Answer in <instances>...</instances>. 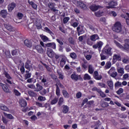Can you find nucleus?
Wrapping results in <instances>:
<instances>
[{
  "mask_svg": "<svg viewBox=\"0 0 129 129\" xmlns=\"http://www.w3.org/2000/svg\"><path fill=\"white\" fill-rule=\"evenodd\" d=\"M114 43L116 45L117 47L120 48L121 50H126L127 51L129 50V40L126 39L125 41V44L124 45V47L122 45H120L119 43L117 42L116 41H114Z\"/></svg>",
  "mask_w": 129,
  "mask_h": 129,
  "instance_id": "1",
  "label": "nucleus"
},
{
  "mask_svg": "<svg viewBox=\"0 0 129 129\" xmlns=\"http://www.w3.org/2000/svg\"><path fill=\"white\" fill-rule=\"evenodd\" d=\"M113 31L116 33L121 32V24L119 22H116L113 28Z\"/></svg>",
  "mask_w": 129,
  "mask_h": 129,
  "instance_id": "2",
  "label": "nucleus"
},
{
  "mask_svg": "<svg viewBox=\"0 0 129 129\" xmlns=\"http://www.w3.org/2000/svg\"><path fill=\"white\" fill-rule=\"evenodd\" d=\"M108 74L111 76V77H116L117 76V73L115 70V67H111L110 70L108 72Z\"/></svg>",
  "mask_w": 129,
  "mask_h": 129,
  "instance_id": "3",
  "label": "nucleus"
},
{
  "mask_svg": "<svg viewBox=\"0 0 129 129\" xmlns=\"http://www.w3.org/2000/svg\"><path fill=\"white\" fill-rule=\"evenodd\" d=\"M103 53L106 54V55H109L111 56L112 53H111V47H109V45H106L103 49Z\"/></svg>",
  "mask_w": 129,
  "mask_h": 129,
  "instance_id": "4",
  "label": "nucleus"
},
{
  "mask_svg": "<svg viewBox=\"0 0 129 129\" xmlns=\"http://www.w3.org/2000/svg\"><path fill=\"white\" fill-rule=\"evenodd\" d=\"M73 4L76 5V6H78V7H80L81 9H82L83 10H86L87 9V7L84 3H82V2H75V1H73Z\"/></svg>",
  "mask_w": 129,
  "mask_h": 129,
  "instance_id": "5",
  "label": "nucleus"
},
{
  "mask_svg": "<svg viewBox=\"0 0 129 129\" xmlns=\"http://www.w3.org/2000/svg\"><path fill=\"white\" fill-rule=\"evenodd\" d=\"M46 53L49 58H54L55 53L53 51V50L48 48L46 50Z\"/></svg>",
  "mask_w": 129,
  "mask_h": 129,
  "instance_id": "6",
  "label": "nucleus"
},
{
  "mask_svg": "<svg viewBox=\"0 0 129 129\" xmlns=\"http://www.w3.org/2000/svg\"><path fill=\"white\" fill-rule=\"evenodd\" d=\"M121 60V57L119 54H114L113 56L112 61L113 63H115L116 61H120Z\"/></svg>",
  "mask_w": 129,
  "mask_h": 129,
  "instance_id": "7",
  "label": "nucleus"
},
{
  "mask_svg": "<svg viewBox=\"0 0 129 129\" xmlns=\"http://www.w3.org/2000/svg\"><path fill=\"white\" fill-rule=\"evenodd\" d=\"M55 86H56V95H57V96H60V89H59V87H63V86L62 85V84H61V83H58L56 84Z\"/></svg>",
  "mask_w": 129,
  "mask_h": 129,
  "instance_id": "8",
  "label": "nucleus"
},
{
  "mask_svg": "<svg viewBox=\"0 0 129 129\" xmlns=\"http://www.w3.org/2000/svg\"><path fill=\"white\" fill-rule=\"evenodd\" d=\"M103 46V42L102 41H99L97 42L96 44L93 46V49H97V48H101Z\"/></svg>",
  "mask_w": 129,
  "mask_h": 129,
  "instance_id": "9",
  "label": "nucleus"
},
{
  "mask_svg": "<svg viewBox=\"0 0 129 129\" xmlns=\"http://www.w3.org/2000/svg\"><path fill=\"white\" fill-rule=\"evenodd\" d=\"M62 113H64V114H66V113H68V111H69V107L66 105H62Z\"/></svg>",
  "mask_w": 129,
  "mask_h": 129,
  "instance_id": "10",
  "label": "nucleus"
},
{
  "mask_svg": "<svg viewBox=\"0 0 129 129\" xmlns=\"http://www.w3.org/2000/svg\"><path fill=\"white\" fill-rule=\"evenodd\" d=\"M109 6H107V9H110V8H114V7H116L117 6V3L114 1H111L109 3H108Z\"/></svg>",
  "mask_w": 129,
  "mask_h": 129,
  "instance_id": "11",
  "label": "nucleus"
},
{
  "mask_svg": "<svg viewBox=\"0 0 129 129\" xmlns=\"http://www.w3.org/2000/svg\"><path fill=\"white\" fill-rule=\"evenodd\" d=\"M0 16L2 18H4V19L7 18V16H8V11L6 10H1L0 12Z\"/></svg>",
  "mask_w": 129,
  "mask_h": 129,
  "instance_id": "12",
  "label": "nucleus"
},
{
  "mask_svg": "<svg viewBox=\"0 0 129 129\" xmlns=\"http://www.w3.org/2000/svg\"><path fill=\"white\" fill-rule=\"evenodd\" d=\"M46 47H51L52 49L54 50L56 49V43L55 42H49L48 43H46L45 44Z\"/></svg>",
  "mask_w": 129,
  "mask_h": 129,
  "instance_id": "13",
  "label": "nucleus"
},
{
  "mask_svg": "<svg viewBox=\"0 0 129 129\" xmlns=\"http://www.w3.org/2000/svg\"><path fill=\"white\" fill-rule=\"evenodd\" d=\"M90 39L91 41H93V42H95L96 40H99V36H98L97 34H93L90 37Z\"/></svg>",
  "mask_w": 129,
  "mask_h": 129,
  "instance_id": "14",
  "label": "nucleus"
},
{
  "mask_svg": "<svg viewBox=\"0 0 129 129\" xmlns=\"http://www.w3.org/2000/svg\"><path fill=\"white\" fill-rule=\"evenodd\" d=\"M25 68L27 69L29 71H31V69H32V66H31V61L27 60L25 63Z\"/></svg>",
  "mask_w": 129,
  "mask_h": 129,
  "instance_id": "15",
  "label": "nucleus"
},
{
  "mask_svg": "<svg viewBox=\"0 0 129 129\" xmlns=\"http://www.w3.org/2000/svg\"><path fill=\"white\" fill-rule=\"evenodd\" d=\"M77 29L78 32V36H80L81 34H84V29L82 26H79Z\"/></svg>",
  "mask_w": 129,
  "mask_h": 129,
  "instance_id": "16",
  "label": "nucleus"
},
{
  "mask_svg": "<svg viewBox=\"0 0 129 129\" xmlns=\"http://www.w3.org/2000/svg\"><path fill=\"white\" fill-rule=\"evenodd\" d=\"M40 37L43 42H51L49 38H48L46 35L41 34L40 35Z\"/></svg>",
  "mask_w": 129,
  "mask_h": 129,
  "instance_id": "17",
  "label": "nucleus"
},
{
  "mask_svg": "<svg viewBox=\"0 0 129 129\" xmlns=\"http://www.w3.org/2000/svg\"><path fill=\"white\" fill-rule=\"evenodd\" d=\"M16 8V4L14 3H12L11 4H10L8 5V9L9 12H12L14 9Z\"/></svg>",
  "mask_w": 129,
  "mask_h": 129,
  "instance_id": "18",
  "label": "nucleus"
},
{
  "mask_svg": "<svg viewBox=\"0 0 129 129\" xmlns=\"http://www.w3.org/2000/svg\"><path fill=\"white\" fill-rule=\"evenodd\" d=\"M0 86H2L4 91H5V92H6V93L10 92V90H9V88L6 85H5L2 83H0Z\"/></svg>",
  "mask_w": 129,
  "mask_h": 129,
  "instance_id": "19",
  "label": "nucleus"
},
{
  "mask_svg": "<svg viewBox=\"0 0 129 129\" xmlns=\"http://www.w3.org/2000/svg\"><path fill=\"white\" fill-rule=\"evenodd\" d=\"M36 50L38 52V53H40V54H43L44 53V49L40 45H37L35 47Z\"/></svg>",
  "mask_w": 129,
  "mask_h": 129,
  "instance_id": "20",
  "label": "nucleus"
},
{
  "mask_svg": "<svg viewBox=\"0 0 129 129\" xmlns=\"http://www.w3.org/2000/svg\"><path fill=\"white\" fill-rule=\"evenodd\" d=\"M54 57L55 58V59H56V61H58V62H59V58H64L65 57V55H64V54H58L57 53H54Z\"/></svg>",
  "mask_w": 129,
  "mask_h": 129,
  "instance_id": "21",
  "label": "nucleus"
},
{
  "mask_svg": "<svg viewBox=\"0 0 129 129\" xmlns=\"http://www.w3.org/2000/svg\"><path fill=\"white\" fill-rule=\"evenodd\" d=\"M19 103L21 107H26L27 106V102L23 99H21L19 100Z\"/></svg>",
  "mask_w": 129,
  "mask_h": 129,
  "instance_id": "22",
  "label": "nucleus"
},
{
  "mask_svg": "<svg viewBox=\"0 0 129 129\" xmlns=\"http://www.w3.org/2000/svg\"><path fill=\"white\" fill-rule=\"evenodd\" d=\"M94 77L95 79H96V80H100L101 78H102V77H101V75H98V72L97 71L94 72Z\"/></svg>",
  "mask_w": 129,
  "mask_h": 129,
  "instance_id": "23",
  "label": "nucleus"
},
{
  "mask_svg": "<svg viewBox=\"0 0 129 129\" xmlns=\"http://www.w3.org/2000/svg\"><path fill=\"white\" fill-rule=\"evenodd\" d=\"M44 29L45 32H46V33H48V34L51 35L52 37H53V36H54V33H53V32H52V31H51V30H50V29H49V28L44 27Z\"/></svg>",
  "mask_w": 129,
  "mask_h": 129,
  "instance_id": "24",
  "label": "nucleus"
},
{
  "mask_svg": "<svg viewBox=\"0 0 129 129\" xmlns=\"http://www.w3.org/2000/svg\"><path fill=\"white\" fill-rule=\"evenodd\" d=\"M4 27L7 29V30H8V31H10V32H13L14 31V28L11 25H8V24H4Z\"/></svg>",
  "mask_w": 129,
  "mask_h": 129,
  "instance_id": "25",
  "label": "nucleus"
},
{
  "mask_svg": "<svg viewBox=\"0 0 129 129\" xmlns=\"http://www.w3.org/2000/svg\"><path fill=\"white\" fill-rule=\"evenodd\" d=\"M117 71L118 73L121 74V75H123V74H124V69L123 68L117 67Z\"/></svg>",
  "mask_w": 129,
  "mask_h": 129,
  "instance_id": "26",
  "label": "nucleus"
},
{
  "mask_svg": "<svg viewBox=\"0 0 129 129\" xmlns=\"http://www.w3.org/2000/svg\"><path fill=\"white\" fill-rule=\"evenodd\" d=\"M79 76L76 74H72L71 76V78L72 79V80H75V81H77L79 79Z\"/></svg>",
  "mask_w": 129,
  "mask_h": 129,
  "instance_id": "27",
  "label": "nucleus"
},
{
  "mask_svg": "<svg viewBox=\"0 0 129 129\" xmlns=\"http://www.w3.org/2000/svg\"><path fill=\"white\" fill-rule=\"evenodd\" d=\"M90 10H91V11L92 12H95L99 9V6H95V5H92V6H91L90 7Z\"/></svg>",
  "mask_w": 129,
  "mask_h": 129,
  "instance_id": "28",
  "label": "nucleus"
},
{
  "mask_svg": "<svg viewBox=\"0 0 129 129\" xmlns=\"http://www.w3.org/2000/svg\"><path fill=\"white\" fill-rule=\"evenodd\" d=\"M42 89H43V86H42L39 83H37L36 88L35 91H36L37 92H39V91H41Z\"/></svg>",
  "mask_w": 129,
  "mask_h": 129,
  "instance_id": "29",
  "label": "nucleus"
},
{
  "mask_svg": "<svg viewBox=\"0 0 129 129\" xmlns=\"http://www.w3.org/2000/svg\"><path fill=\"white\" fill-rule=\"evenodd\" d=\"M88 72L90 74H92L93 72H94V68H93V66L91 64H89L88 66Z\"/></svg>",
  "mask_w": 129,
  "mask_h": 129,
  "instance_id": "30",
  "label": "nucleus"
},
{
  "mask_svg": "<svg viewBox=\"0 0 129 129\" xmlns=\"http://www.w3.org/2000/svg\"><path fill=\"white\" fill-rule=\"evenodd\" d=\"M108 86H109L110 89L112 90L113 89V82L112 81H108L107 82Z\"/></svg>",
  "mask_w": 129,
  "mask_h": 129,
  "instance_id": "31",
  "label": "nucleus"
},
{
  "mask_svg": "<svg viewBox=\"0 0 129 129\" xmlns=\"http://www.w3.org/2000/svg\"><path fill=\"white\" fill-rule=\"evenodd\" d=\"M66 64V60H65V58L64 57H62L60 61V67H64V65Z\"/></svg>",
  "mask_w": 129,
  "mask_h": 129,
  "instance_id": "32",
  "label": "nucleus"
},
{
  "mask_svg": "<svg viewBox=\"0 0 129 129\" xmlns=\"http://www.w3.org/2000/svg\"><path fill=\"white\" fill-rule=\"evenodd\" d=\"M24 44L25 46H27V47H32V43L30 41H29V40H25L24 41Z\"/></svg>",
  "mask_w": 129,
  "mask_h": 129,
  "instance_id": "33",
  "label": "nucleus"
},
{
  "mask_svg": "<svg viewBox=\"0 0 129 129\" xmlns=\"http://www.w3.org/2000/svg\"><path fill=\"white\" fill-rule=\"evenodd\" d=\"M37 78H38V79H40V80H41V82H42L43 83H44V85L45 86H46V84L45 83H46L47 80H46V78H45L44 77H37Z\"/></svg>",
  "mask_w": 129,
  "mask_h": 129,
  "instance_id": "34",
  "label": "nucleus"
},
{
  "mask_svg": "<svg viewBox=\"0 0 129 129\" xmlns=\"http://www.w3.org/2000/svg\"><path fill=\"white\" fill-rule=\"evenodd\" d=\"M110 67H111V62L107 61L105 65V69H109Z\"/></svg>",
  "mask_w": 129,
  "mask_h": 129,
  "instance_id": "35",
  "label": "nucleus"
},
{
  "mask_svg": "<svg viewBox=\"0 0 129 129\" xmlns=\"http://www.w3.org/2000/svg\"><path fill=\"white\" fill-rule=\"evenodd\" d=\"M95 15L96 16V17H101V16H103V15H104V12L99 11L97 12H96Z\"/></svg>",
  "mask_w": 129,
  "mask_h": 129,
  "instance_id": "36",
  "label": "nucleus"
},
{
  "mask_svg": "<svg viewBox=\"0 0 129 129\" xmlns=\"http://www.w3.org/2000/svg\"><path fill=\"white\" fill-rule=\"evenodd\" d=\"M0 108H1L2 110H4L5 111H8V110H9L8 107L3 104H0Z\"/></svg>",
  "mask_w": 129,
  "mask_h": 129,
  "instance_id": "37",
  "label": "nucleus"
},
{
  "mask_svg": "<svg viewBox=\"0 0 129 129\" xmlns=\"http://www.w3.org/2000/svg\"><path fill=\"white\" fill-rule=\"evenodd\" d=\"M62 94L66 98H68V97H69V94L65 90H62Z\"/></svg>",
  "mask_w": 129,
  "mask_h": 129,
  "instance_id": "38",
  "label": "nucleus"
},
{
  "mask_svg": "<svg viewBox=\"0 0 129 129\" xmlns=\"http://www.w3.org/2000/svg\"><path fill=\"white\" fill-rule=\"evenodd\" d=\"M98 93H99V94L101 97H103V98L106 97V95H105L104 94V93L103 92H102V91H101V90H100V89L98 90Z\"/></svg>",
  "mask_w": 129,
  "mask_h": 129,
  "instance_id": "39",
  "label": "nucleus"
},
{
  "mask_svg": "<svg viewBox=\"0 0 129 129\" xmlns=\"http://www.w3.org/2000/svg\"><path fill=\"white\" fill-rule=\"evenodd\" d=\"M91 79V77L88 74H85L84 76V80H90Z\"/></svg>",
  "mask_w": 129,
  "mask_h": 129,
  "instance_id": "40",
  "label": "nucleus"
},
{
  "mask_svg": "<svg viewBox=\"0 0 129 129\" xmlns=\"http://www.w3.org/2000/svg\"><path fill=\"white\" fill-rule=\"evenodd\" d=\"M5 115L6 116V117H7V118H9V119H14V116L11 114L5 113Z\"/></svg>",
  "mask_w": 129,
  "mask_h": 129,
  "instance_id": "41",
  "label": "nucleus"
},
{
  "mask_svg": "<svg viewBox=\"0 0 129 129\" xmlns=\"http://www.w3.org/2000/svg\"><path fill=\"white\" fill-rule=\"evenodd\" d=\"M58 78L59 79H60L61 80H63V79H64V75H63V74L61 72H58Z\"/></svg>",
  "mask_w": 129,
  "mask_h": 129,
  "instance_id": "42",
  "label": "nucleus"
},
{
  "mask_svg": "<svg viewBox=\"0 0 129 129\" xmlns=\"http://www.w3.org/2000/svg\"><path fill=\"white\" fill-rule=\"evenodd\" d=\"M14 93L16 96H21V93H20L17 89L14 90Z\"/></svg>",
  "mask_w": 129,
  "mask_h": 129,
  "instance_id": "43",
  "label": "nucleus"
},
{
  "mask_svg": "<svg viewBox=\"0 0 129 129\" xmlns=\"http://www.w3.org/2000/svg\"><path fill=\"white\" fill-rule=\"evenodd\" d=\"M108 105V103L106 102H103L102 103H101V106H102V107H107Z\"/></svg>",
  "mask_w": 129,
  "mask_h": 129,
  "instance_id": "44",
  "label": "nucleus"
},
{
  "mask_svg": "<svg viewBox=\"0 0 129 129\" xmlns=\"http://www.w3.org/2000/svg\"><path fill=\"white\" fill-rule=\"evenodd\" d=\"M63 103H64V99L63 98V97H60L58 100V104L59 105H62Z\"/></svg>",
  "mask_w": 129,
  "mask_h": 129,
  "instance_id": "45",
  "label": "nucleus"
},
{
  "mask_svg": "<svg viewBox=\"0 0 129 129\" xmlns=\"http://www.w3.org/2000/svg\"><path fill=\"white\" fill-rule=\"evenodd\" d=\"M5 54L7 58H11V57H12V55H11V52L9 50H7L5 52Z\"/></svg>",
  "mask_w": 129,
  "mask_h": 129,
  "instance_id": "46",
  "label": "nucleus"
},
{
  "mask_svg": "<svg viewBox=\"0 0 129 129\" xmlns=\"http://www.w3.org/2000/svg\"><path fill=\"white\" fill-rule=\"evenodd\" d=\"M28 94L29 95H30V96H33V97L36 96V95H37L36 93H35V92H34L32 91H28Z\"/></svg>",
  "mask_w": 129,
  "mask_h": 129,
  "instance_id": "47",
  "label": "nucleus"
},
{
  "mask_svg": "<svg viewBox=\"0 0 129 129\" xmlns=\"http://www.w3.org/2000/svg\"><path fill=\"white\" fill-rule=\"evenodd\" d=\"M18 52L19 50H18V49L13 50L12 51V55L13 56H16V55H18Z\"/></svg>",
  "mask_w": 129,
  "mask_h": 129,
  "instance_id": "48",
  "label": "nucleus"
},
{
  "mask_svg": "<svg viewBox=\"0 0 129 129\" xmlns=\"http://www.w3.org/2000/svg\"><path fill=\"white\" fill-rule=\"evenodd\" d=\"M58 102V98H54L51 102L50 103L51 104H56V103Z\"/></svg>",
  "mask_w": 129,
  "mask_h": 129,
  "instance_id": "49",
  "label": "nucleus"
},
{
  "mask_svg": "<svg viewBox=\"0 0 129 129\" xmlns=\"http://www.w3.org/2000/svg\"><path fill=\"white\" fill-rule=\"evenodd\" d=\"M30 5H32V7L34 10H37V5H36L35 3H33V2H29Z\"/></svg>",
  "mask_w": 129,
  "mask_h": 129,
  "instance_id": "50",
  "label": "nucleus"
},
{
  "mask_svg": "<svg viewBox=\"0 0 129 129\" xmlns=\"http://www.w3.org/2000/svg\"><path fill=\"white\" fill-rule=\"evenodd\" d=\"M70 57L72 58V59H76L77 58V55L76 53L73 52L70 54Z\"/></svg>",
  "mask_w": 129,
  "mask_h": 129,
  "instance_id": "51",
  "label": "nucleus"
},
{
  "mask_svg": "<svg viewBox=\"0 0 129 129\" xmlns=\"http://www.w3.org/2000/svg\"><path fill=\"white\" fill-rule=\"evenodd\" d=\"M38 99L40 101H45V100H46V98L42 96H39L38 98Z\"/></svg>",
  "mask_w": 129,
  "mask_h": 129,
  "instance_id": "52",
  "label": "nucleus"
},
{
  "mask_svg": "<svg viewBox=\"0 0 129 129\" xmlns=\"http://www.w3.org/2000/svg\"><path fill=\"white\" fill-rule=\"evenodd\" d=\"M48 6L51 10H53L55 7V4L54 3H49Z\"/></svg>",
  "mask_w": 129,
  "mask_h": 129,
  "instance_id": "53",
  "label": "nucleus"
},
{
  "mask_svg": "<svg viewBox=\"0 0 129 129\" xmlns=\"http://www.w3.org/2000/svg\"><path fill=\"white\" fill-rule=\"evenodd\" d=\"M69 20H70V18L65 17L63 20V24H67V23H68V21H69Z\"/></svg>",
  "mask_w": 129,
  "mask_h": 129,
  "instance_id": "54",
  "label": "nucleus"
},
{
  "mask_svg": "<svg viewBox=\"0 0 129 129\" xmlns=\"http://www.w3.org/2000/svg\"><path fill=\"white\" fill-rule=\"evenodd\" d=\"M23 14L21 13H18L17 14V17L18 18V19H19V20H22V19H23Z\"/></svg>",
  "mask_w": 129,
  "mask_h": 129,
  "instance_id": "55",
  "label": "nucleus"
},
{
  "mask_svg": "<svg viewBox=\"0 0 129 129\" xmlns=\"http://www.w3.org/2000/svg\"><path fill=\"white\" fill-rule=\"evenodd\" d=\"M98 85H99V86H100V87H101V88H106L105 84H104V83H99Z\"/></svg>",
  "mask_w": 129,
  "mask_h": 129,
  "instance_id": "56",
  "label": "nucleus"
},
{
  "mask_svg": "<svg viewBox=\"0 0 129 129\" xmlns=\"http://www.w3.org/2000/svg\"><path fill=\"white\" fill-rule=\"evenodd\" d=\"M14 61L16 63V64H17L18 65L19 64H20V63H21V60H20V59L19 58H15Z\"/></svg>",
  "mask_w": 129,
  "mask_h": 129,
  "instance_id": "57",
  "label": "nucleus"
},
{
  "mask_svg": "<svg viewBox=\"0 0 129 129\" xmlns=\"http://www.w3.org/2000/svg\"><path fill=\"white\" fill-rule=\"evenodd\" d=\"M115 87H118L119 86H121V83L119 82H117L114 84Z\"/></svg>",
  "mask_w": 129,
  "mask_h": 129,
  "instance_id": "58",
  "label": "nucleus"
},
{
  "mask_svg": "<svg viewBox=\"0 0 129 129\" xmlns=\"http://www.w3.org/2000/svg\"><path fill=\"white\" fill-rule=\"evenodd\" d=\"M82 96V93L81 92H79L76 94V97L77 98H80Z\"/></svg>",
  "mask_w": 129,
  "mask_h": 129,
  "instance_id": "59",
  "label": "nucleus"
},
{
  "mask_svg": "<svg viewBox=\"0 0 129 129\" xmlns=\"http://www.w3.org/2000/svg\"><path fill=\"white\" fill-rule=\"evenodd\" d=\"M27 87L30 88L31 89H35V88H36V87L34 85L31 84L28 85Z\"/></svg>",
  "mask_w": 129,
  "mask_h": 129,
  "instance_id": "60",
  "label": "nucleus"
},
{
  "mask_svg": "<svg viewBox=\"0 0 129 129\" xmlns=\"http://www.w3.org/2000/svg\"><path fill=\"white\" fill-rule=\"evenodd\" d=\"M123 92V89L122 88H119V90L117 91V94H121Z\"/></svg>",
  "mask_w": 129,
  "mask_h": 129,
  "instance_id": "61",
  "label": "nucleus"
},
{
  "mask_svg": "<svg viewBox=\"0 0 129 129\" xmlns=\"http://www.w3.org/2000/svg\"><path fill=\"white\" fill-rule=\"evenodd\" d=\"M46 93H47V91L46 90V89H44L43 90L40 92V94H41V95H45Z\"/></svg>",
  "mask_w": 129,
  "mask_h": 129,
  "instance_id": "62",
  "label": "nucleus"
},
{
  "mask_svg": "<svg viewBox=\"0 0 129 129\" xmlns=\"http://www.w3.org/2000/svg\"><path fill=\"white\" fill-rule=\"evenodd\" d=\"M127 78L129 79L128 74H125L123 75V79L125 80V79H127Z\"/></svg>",
  "mask_w": 129,
  "mask_h": 129,
  "instance_id": "63",
  "label": "nucleus"
},
{
  "mask_svg": "<svg viewBox=\"0 0 129 129\" xmlns=\"http://www.w3.org/2000/svg\"><path fill=\"white\" fill-rule=\"evenodd\" d=\"M122 61L123 63H128L129 58H124Z\"/></svg>",
  "mask_w": 129,
  "mask_h": 129,
  "instance_id": "64",
  "label": "nucleus"
}]
</instances>
